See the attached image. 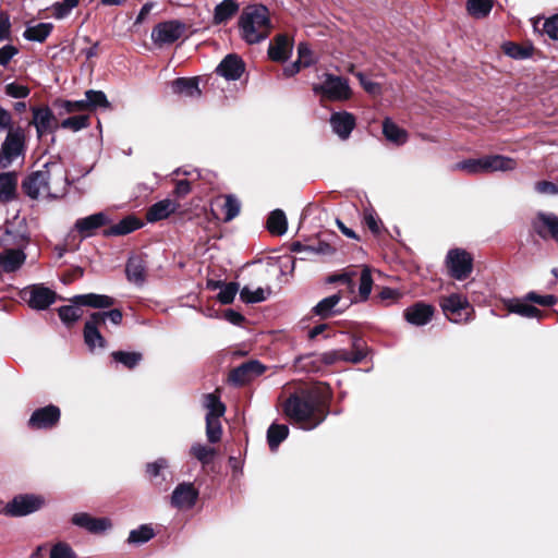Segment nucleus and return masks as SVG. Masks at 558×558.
<instances>
[{
  "label": "nucleus",
  "mask_w": 558,
  "mask_h": 558,
  "mask_svg": "<svg viewBox=\"0 0 558 558\" xmlns=\"http://www.w3.org/2000/svg\"><path fill=\"white\" fill-rule=\"evenodd\" d=\"M452 170L463 171L470 175L485 173L483 156L480 158H469L461 160L452 166Z\"/></svg>",
  "instance_id": "4c0bfd02"
},
{
  "label": "nucleus",
  "mask_w": 558,
  "mask_h": 558,
  "mask_svg": "<svg viewBox=\"0 0 558 558\" xmlns=\"http://www.w3.org/2000/svg\"><path fill=\"white\" fill-rule=\"evenodd\" d=\"M72 523L83 527L90 533H101L111 527V522L107 518H93L88 513L80 512L72 517Z\"/></svg>",
  "instance_id": "4be33fe9"
},
{
  "label": "nucleus",
  "mask_w": 558,
  "mask_h": 558,
  "mask_svg": "<svg viewBox=\"0 0 558 558\" xmlns=\"http://www.w3.org/2000/svg\"><path fill=\"white\" fill-rule=\"evenodd\" d=\"M125 274L129 281L137 286L143 284L146 279V266L144 260L138 256L130 257L126 263Z\"/></svg>",
  "instance_id": "7c9ffc66"
},
{
  "label": "nucleus",
  "mask_w": 558,
  "mask_h": 558,
  "mask_svg": "<svg viewBox=\"0 0 558 558\" xmlns=\"http://www.w3.org/2000/svg\"><path fill=\"white\" fill-rule=\"evenodd\" d=\"M298 61L305 68L315 63L314 54L306 43H300L298 46Z\"/></svg>",
  "instance_id": "6e6d98bb"
},
{
  "label": "nucleus",
  "mask_w": 558,
  "mask_h": 558,
  "mask_svg": "<svg viewBox=\"0 0 558 558\" xmlns=\"http://www.w3.org/2000/svg\"><path fill=\"white\" fill-rule=\"evenodd\" d=\"M440 307L445 316L452 323L469 322L473 312L468 299L458 293L441 298Z\"/></svg>",
  "instance_id": "6e6552de"
},
{
  "label": "nucleus",
  "mask_w": 558,
  "mask_h": 558,
  "mask_svg": "<svg viewBox=\"0 0 558 558\" xmlns=\"http://www.w3.org/2000/svg\"><path fill=\"white\" fill-rule=\"evenodd\" d=\"M446 267L456 280L466 279L473 270V257L463 248H452L447 253Z\"/></svg>",
  "instance_id": "1a4fd4ad"
},
{
  "label": "nucleus",
  "mask_w": 558,
  "mask_h": 558,
  "mask_svg": "<svg viewBox=\"0 0 558 558\" xmlns=\"http://www.w3.org/2000/svg\"><path fill=\"white\" fill-rule=\"evenodd\" d=\"M435 308L430 304L417 302L404 310L405 320L414 326H424L428 324L434 315Z\"/></svg>",
  "instance_id": "6ab92c4d"
},
{
  "label": "nucleus",
  "mask_w": 558,
  "mask_h": 558,
  "mask_svg": "<svg viewBox=\"0 0 558 558\" xmlns=\"http://www.w3.org/2000/svg\"><path fill=\"white\" fill-rule=\"evenodd\" d=\"M110 222V219L105 213H96L90 216L80 218L75 222V229L83 238H89L94 232Z\"/></svg>",
  "instance_id": "aec40b11"
},
{
  "label": "nucleus",
  "mask_w": 558,
  "mask_h": 558,
  "mask_svg": "<svg viewBox=\"0 0 558 558\" xmlns=\"http://www.w3.org/2000/svg\"><path fill=\"white\" fill-rule=\"evenodd\" d=\"M173 93L185 95L189 97H199L201 89L198 87L197 77H179L171 83Z\"/></svg>",
  "instance_id": "2f4dec72"
},
{
  "label": "nucleus",
  "mask_w": 558,
  "mask_h": 558,
  "mask_svg": "<svg viewBox=\"0 0 558 558\" xmlns=\"http://www.w3.org/2000/svg\"><path fill=\"white\" fill-rule=\"evenodd\" d=\"M289 435L287 425L271 424L267 430L269 448L274 451Z\"/></svg>",
  "instance_id": "58836bf2"
},
{
  "label": "nucleus",
  "mask_w": 558,
  "mask_h": 558,
  "mask_svg": "<svg viewBox=\"0 0 558 558\" xmlns=\"http://www.w3.org/2000/svg\"><path fill=\"white\" fill-rule=\"evenodd\" d=\"M484 159V171L488 172H508L517 168V161L508 156L504 155H485Z\"/></svg>",
  "instance_id": "393cba45"
},
{
  "label": "nucleus",
  "mask_w": 558,
  "mask_h": 558,
  "mask_svg": "<svg viewBox=\"0 0 558 558\" xmlns=\"http://www.w3.org/2000/svg\"><path fill=\"white\" fill-rule=\"evenodd\" d=\"M114 362L123 364L128 368H134L141 361L140 352L114 351L111 353Z\"/></svg>",
  "instance_id": "a18cd8bd"
},
{
  "label": "nucleus",
  "mask_w": 558,
  "mask_h": 558,
  "mask_svg": "<svg viewBox=\"0 0 558 558\" xmlns=\"http://www.w3.org/2000/svg\"><path fill=\"white\" fill-rule=\"evenodd\" d=\"M45 504L44 497L33 494L15 496L7 504L4 511L11 517H24L39 510Z\"/></svg>",
  "instance_id": "9d476101"
},
{
  "label": "nucleus",
  "mask_w": 558,
  "mask_h": 558,
  "mask_svg": "<svg viewBox=\"0 0 558 558\" xmlns=\"http://www.w3.org/2000/svg\"><path fill=\"white\" fill-rule=\"evenodd\" d=\"M493 5V0H468L466 10L473 17L483 19L490 13Z\"/></svg>",
  "instance_id": "ea45409f"
},
{
  "label": "nucleus",
  "mask_w": 558,
  "mask_h": 558,
  "mask_svg": "<svg viewBox=\"0 0 558 558\" xmlns=\"http://www.w3.org/2000/svg\"><path fill=\"white\" fill-rule=\"evenodd\" d=\"M184 23L173 20L157 24L151 31V39L158 45H170L180 39L185 33Z\"/></svg>",
  "instance_id": "9b49d317"
},
{
  "label": "nucleus",
  "mask_w": 558,
  "mask_h": 558,
  "mask_svg": "<svg viewBox=\"0 0 558 558\" xmlns=\"http://www.w3.org/2000/svg\"><path fill=\"white\" fill-rule=\"evenodd\" d=\"M70 302L72 303L71 305H64L58 310L60 319L68 326L74 324L82 317V306L108 308L114 304V299L106 294L87 293L74 295Z\"/></svg>",
  "instance_id": "20e7f679"
},
{
  "label": "nucleus",
  "mask_w": 558,
  "mask_h": 558,
  "mask_svg": "<svg viewBox=\"0 0 558 558\" xmlns=\"http://www.w3.org/2000/svg\"><path fill=\"white\" fill-rule=\"evenodd\" d=\"M26 154V133L22 126H13L0 145V168H8Z\"/></svg>",
  "instance_id": "39448f33"
},
{
  "label": "nucleus",
  "mask_w": 558,
  "mask_h": 558,
  "mask_svg": "<svg viewBox=\"0 0 558 558\" xmlns=\"http://www.w3.org/2000/svg\"><path fill=\"white\" fill-rule=\"evenodd\" d=\"M347 350H332L320 354L319 360L327 365L333 364L338 361L347 362Z\"/></svg>",
  "instance_id": "13d9d810"
},
{
  "label": "nucleus",
  "mask_w": 558,
  "mask_h": 558,
  "mask_svg": "<svg viewBox=\"0 0 558 558\" xmlns=\"http://www.w3.org/2000/svg\"><path fill=\"white\" fill-rule=\"evenodd\" d=\"M293 51V40L286 34H278L269 43L268 57L275 62H286Z\"/></svg>",
  "instance_id": "dca6fc26"
},
{
  "label": "nucleus",
  "mask_w": 558,
  "mask_h": 558,
  "mask_svg": "<svg viewBox=\"0 0 558 558\" xmlns=\"http://www.w3.org/2000/svg\"><path fill=\"white\" fill-rule=\"evenodd\" d=\"M216 72L228 81H235L244 72V63L239 56L231 53L218 64Z\"/></svg>",
  "instance_id": "412c9836"
},
{
  "label": "nucleus",
  "mask_w": 558,
  "mask_h": 558,
  "mask_svg": "<svg viewBox=\"0 0 558 558\" xmlns=\"http://www.w3.org/2000/svg\"><path fill=\"white\" fill-rule=\"evenodd\" d=\"M504 51L507 56L517 59L523 60L531 56V51L526 48H523L513 43H507L504 45Z\"/></svg>",
  "instance_id": "5fc2aeb1"
},
{
  "label": "nucleus",
  "mask_w": 558,
  "mask_h": 558,
  "mask_svg": "<svg viewBox=\"0 0 558 558\" xmlns=\"http://www.w3.org/2000/svg\"><path fill=\"white\" fill-rule=\"evenodd\" d=\"M66 183L65 170L57 162L45 163L43 169L32 172L22 183L24 193L37 199L41 195L56 196L51 186Z\"/></svg>",
  "instance_id": "7ed1b4c3"
},
{
  "label": "nucleus",
  "mask_w": 558,
  "mask_h": 558,
  "mask_svg": "<svg viewBox=\"0 0 558 558\" xmlns=\"http://www.w3.org/2000/svg\"><path fill=\"white\" fill-rule=\"evenodd\" d=\"M92 315H100V324H104L106 319H109L114 325H120L122 323V312L118 308L110 310L108 312H95Z\"/></svg>",
  "instance_id": "0e129e2a"
},
{
  "label": "nucleus",
  "mask_w": 558,
  "mask_h": 558,
  "mask_svg": "<svg viewBox=\"0 0 558 558\" xmlns=\"http://www.w3.org/2000/svg\"><path fill=\"white\" fill-rule=\"evenodd\" d=\"M543 31L549 38L558 40V14L545 20Z\"/></svg>",
  "instance_id": "680f3d73"
},
{
  "label": "nucleus",
  "mask_w": 558,
  "mask_h": 558,
  "mask_svg": "<svg viewBox=\"0 0 558 558\" xmlns=\"http://www.w3.org/2000/svg\"><path fill=\"white\" fill-rule=\"evenodd\" d=\"M294 253H304L306 256L310 254H324L330 251V246L328 244L320 243L318 246L304 245L300 242H295L291 247Z\"/></svg>",
  "instance_id": "603ef678"
},
{
  "label": "nucleus",
  "mask_w": 558,
  "mask_h": 558,
  "mask_svg": "<svg viewBox=\"0 0 558 558\" xmlns=\"http://www.w3.org/2000/svg\"><path fill=\"white\" fill-rule=\"evenodd\" d=\"M198 498V490L192 483L179 484L171 495V506L178 509H191Z\"/></svg>",
  "instance_id": "2eb2a0df"
},
{
  "label": "nucleus",
  "mask_w": 558,
  "mask_h": 558,
  "mask_svg": "<svg viewBox=\"0 0 558 558\" xmlns=\"http://www.w3.org/2000/svg\"><path fill=\"white\" fill-rule=\"evenodd\" d=\"M241 204L234 195H227L221 206L223 221L229 222L240 214Z\"/></svg>",
  "instance_id": "49530a36"
},
{
  "label": "nucleus",
  "mask_w": 558,
  "mask_h": 558,
  "mask_svg": "<svg viewBox=\"0 0 558 558\" xmlns=\"http://www.w3.org/2000/svg\"><path fill=\"white\" fill-rule=\"evenodd\" d=\"M11 36V21L10 15L5 11L0 12V41L10 39Z\"/></svg>",
  "instance_id": "e2e57ef3"
},
{
  "label": "nucleus",
  "mask_w": 558,
  "mask_h": 558,
  "mask_svg": "<svg viewBox=\"0 0 558 558\" xmlns=\"http://www.w3.org/2000/svg\"><path fill=\"white\" fill-rule=\"evenodd\" d=\"M2 270L4 272H14L25 263L26 255L21 250H7L3 254Z\"/></svg>",
  "instance_id": "f704fd0d"
},
{
  "label": "nucleus",
  "mask_w": 558,
  "mask_h": 558,
  "mask_svg": "<svg viewBox=\"0 0 558 558\" xmlns=\"http://www.w3.org/2000/svg\"><path fill=\"white\" fill-rule=\"evenodd\" d=\"M32 113L31 124L35 126L38 138L54 131L56 117L48 106L33 107Z\"/></svg>",
  "instance_id": "4468645a"
},
{
  "label": "nucleus",
  "mask_w": 558,
  "mask_h": 558,
  "mask_svg": "<svg viewBox=\"0 0 558 558\" xmlns=\"http://www.w3.org/2000/svg\"><path fill=\"white\" fill-rule=\"evenodd\" d=\"M341 301V294L336 293L327 296L319 301L313 308V313L320 318H328L336 314L342 313L341 310L337 308Z\"/></svg>",
  "instance_id": "c756f323"
},
{
  "label": "nucleus",
  "mask_w": 558,
  "mask_h": 558,
  "mask_svg": "<svg viewBox=\"0 0 558 558\" xmlns=\"http://www.w3.org/2000/svg\"><path fill=\"white\" fill-rule=\"evenodd\" d=\"M100 319V315L90 314L84 326V340L90 350H94L96 347L105 348L106 345L105 338L101 336L98 329V327L101 325Z\"/></svg>",
  "instance_id": "5701e85b"
},
{
  "label": "nucleus",
  "mask_w": 558,
  "mask_h": 558,
  "mask_svg": "<svg viewBox=\"0 0 558 558\" xmlns=\"http://www.w3.org/2000/svg\"><path fill=\"white\" fill-rule=\"evenodd\" d=\"M17 174L13 171L0 173V203L7 204L15 199Z\"/></svg>",
  "instance_id": "a878e982"
},
{
  "label": "nucleus",
  "mask_w": 558,
  "mask_h": 558,
  "mask_svg": "<svg viewBox=\"0 0 558 558\" xmlns=\"http://www.w3.org/2000/svg\"><path fill=\"white\" fill-rule=\"evenodd\" d=\"M239 292V284L236 282H229L221 284L217 299L221 304H231Z\"/></svg>",
  "instance_id": "8fccbe9b"
},
{
  "label": "nucleus",
  "mask_w": 558,
  "mask_h": 558,
  "mask_svg": "<svg viewBox=\"0 0 558 558\" xmlns=\"http://www.w3.org/2000/svg\"><path fill=\"white\" fill-rule=\"evenodd\" d=\"M329 121L333 133L342 141L350 137L356 125L355 117L348 111L333 112Z\"/></svg>",
  "instance_id": "a211bd4d"
},
{
  "label": "nucleus",
  "mask_w": 558,
  "mask_h": 558,
  "mask_svg": "<svg viewBox=\"0 0 558 558\" xmlns=\"http://www.w3.org/2000/svg\"><path fill=\"white\" fill-rule=\"evenodd\" d=\"M356 276V272L354 270L344 271L337 276L329 277V282H336L340 281L343 284H345L350 292L354 291V277Z\"/></svg>",
  "instance_id": "bf43d9fd"
},
{
  "label": "nucleus",
  "mask_w": 558,
  "mask_h": 558,
  "mask_svg": "<svg viewBox=\"0 0 558 558\" xmlns=\"http://www.w3.org/2000/svg\"><path fill=\"white\" fill-rule=\"evenodd\" d=\"M373 278L371 269L364 267L360 275L359 295L361 301H366L372 292Z\"/></svg>",
  "instance_id": "09e8293b"
},
{
  "label": "nucleus",
  "mask_w": 558,
  "mask_h": 558,
  "mask_svg": "<svg viewBox=\"0 0 558 558\" xmlns=\"http://www.w3.org/2000/svg\"><path fill=\"white\" fill-rule=\"evenodd\" d=\"M266 366L257 360H251L233 368L229 374V383L234 386H243L260 376Z\"/></svg>",
  "instance_id": "f8f14e48"
},
{
  "label": "nucleus",
  "mask_w": 558,
  "mask_h": 558,
  "mask_svg": "<svg viewBox=\"0 0 558 558\" xmlns=\"http://www.w3.org/2000/svg\"><path fill=\"white\" fill-rule=\"evenodd\" d=\"M24 293L28 294V305L35 310H46L56 301V293L39 284L28 287Z\"/></svg>",
  "instance_id": "f3484780"
},
{
  "label": "nucleus",
  "mask_w": 558,
  "mask_h": 558,
  "mask_svg": "<svg viewBox=\"0 0 558 558\" xmlns=\"http://www.w3.org/2000/svg\"><path fill=\"white\" fill-rule=\"evenodd\" d=\"M240 5L235 0H223L214 9L213 23L215 25L227 24L238 12Z\"/></svg>",
  "instance_id": "cd10ccee"
},
{
  "label": "nucleus",
  "mask_w": 558,
  "mask_h": 558,
  "mask_svg": "<svg viewBox=\"0 0 558 558\" xmlns=\"http://www.w3.org/2000/svg\"><path fill=\"white\" fill-rule=\"evenodd\" d=\"M535 191L539 194L546 195H557L558 194V185L549 181H539L535 183Z\"/></svg>",
  "instance_id": "774afa93"
},
{
  "label": "nucleus",
  "mask_w": 558,
  "mask_h": 558,
  "mask_svg": "<svg viewBox=\"0 0 558 558\" xmlns=\"http://www.w3.org/2000/svg\"><path fill=\"white\" fill-rule=\"evenodd\" d=\"M141 227V222L132 217L128 216L123 218L118 223L111 226L110 228L106 229L104 231V234L106 236H117V235H125L129 234L135 230H137Z\"/></svg>",
  "instance_id": "473e14b6"
},
{
  "label": "nucleus",
  "mask_w": 558,
  "mask_h": 558,
  "mask_svg": "<svg viewBox=\"0 0 558 558\" xmlns=\"http://www.w3.org/2000/svg\"><path fill=\"white\" fill-rule=\"evenodd\" d=\"M240 37L248 45H256L266 40L271 31L272 23L266 5L260 3L248 4L240 13Z\"/></svg>",
  "instance_id": "f03ea898"
},
{
  "label": "nucleus",
  "mask_w": 558,
  "mask_h": 558,
  "mask_svg": "<svg viewBox=\"0 0 558 558\" xmlns=\"http://www.w3.org/2000/svg\"><path fill=\"white\" fill-rule=\"evenodd\" d=\"M352 351H347V362L360 363L367 354V348L361 338H354L352 342Z\"/></svg>",
  "instance_id": "de8ad7c7"
},
{
  "label": "nucleus",
  "mask_w": 558,
  "mask_h": 558,
  "mask_svg": "<svg viewBox=\"0 0 558 558\" xmlns=\"http://www.w3.org/2000/svg\"><path fill=\"white\" fill-rule=\"evenodd\" d=\"M89 125L88 123V116L80 114V116H73L70 118L64 119L61 122L62 129H69L74 132H77L82 129H85Z\"/></svg>",
  "instance_id": "3c124183"
},
{
  "label": "nucleus",
  "mask_w": 558,
  "mask_h": 558,
  "mask_svg": "<svg viewBox=\"0 0 558 558\" xmlns=\"http://www.w3.org/2000/svg\"><path fill=\"white\" fill-rule=\"evenodd\" d=\"M288 221L281 209H275L267 219V229L271 234L282 235L287 232Z\"/></svg>",
  "instance_id": "e433bc0d"
},
{
  "label": "nucleus",
  "mask_w": 558,
  "mask_h": 558,
  "mask_svg": "<svg viewBox=\"0 0 558 558\" xmlns=\"http://www.w3.org/2000/svg\"><path fill=\"white\" fill-rule=\"evenodd\" d=\"M61 412L57 405L49 404L39 409H36L27 425L32 429H49L54 427L60 421Z\"/></svg>",
  "instance_id": "ddd939ff"
},
{
  "label": "nucleus",
  "mask_w": 558,
  "mask_h": 558,
  "mask_svg": "<svg viewBox=\"0 0 558 558\" xmlns=\"http://www.w3.org/2000/svg\"><path fill=\"white\" fill-rule=\"evenodd\" d=\"M533 227L539 236L546 238L548 232L558 242V217L556 215L538 213Z\"/></svg>",
  "instance_id": "b1692460"
},
{
  "label": "nucleus",
  "mask_w": 558,
  "mask_h": 558,
  "mask_svg": "<svg viewBox=\"0 0 558 558\" xmlns=\"http://www.w3.org/2000/svg\"><path fill=\"white\" fill-rule=\"evenodd\" d=\"M204 407L207 410L205 417L207 440L210 444L219 442L222 436L220 417L223 416L226 407L215 393L204 396Z\"/></svg>",
  "instance_id": "423d86ee"
},
{
  "label": "nucleus",
  "mask_w": 558,
  "mask_h": 558,
  "mask_svg": "<svg viewBox=\"0 0 558 558\" xmlns=\"http://www.w3.org/2000/svg\"><path fill=\"white\" fill-rule=\"evenodd\" d=\"M283 412L305 430L316 428L327 416L324 400L311 391L291 395L283 403Z\"/></svg>",
  "instance_id": "f257e3e1"
},
{
  "label": "nucleus",
  "mask_w": 558,
  "mask_h": 558,
  "mask_svg": "<svg viewBox=\"0 0 558 558\" xmlns=\"http://www.w3.org/2000/svg\"><path fill=\"white\" fill-rule=\"evenodd\" d=\"M179 207L178 203L169 198L159 201L150 206L146 214V218L149 222L159 221L168 218Z\"/></svg>",
  "instance_id": "bb28decb"
},
{
  "label": "nucleus",
  "mask_w": 558,
  "mask_h": 558,
  "mask_svg": "<svg viewBox=\"0 0 558 558\" xmlns=\"http://www.w3.org/2000/svg\"><path fill=\"white\" fill-rule=\"evenodd\" d=\"M529 302L530 301H525V298L523 300L511 299L505 301V306L509 313L518 314L526 318H541V311L537 307L529 304Z\"/></svg>",
  "instance_id": "c85d7f7f"
},
{
  "label": "nucleus",
  "mask_w": 558,
  "mask_h": 558,
  "mask_svg": "<svg viewBox=\"0 0 558 558\" xmlns=\"http://www.w3.org/2000/svg\"><path fill=\"white\" fill-rule=\"evenodd\" d=\"M190 454L203 465H207L214 460L216 450L213 447L195 442L190 448Z\"/></svg>",
  "instance_id": "a19ab883"
},
{
  "label": "nucleus",
  "mask_w": 558,
  "mask_h": 558,
  "mask_svg": "<svg viewBox=\"0 0 558 558\" xmlns=\"http://www.w3.org/2000/svg\"><path fill=\"white\" fill-rule=\"evenodd\" d=\"M525 301H530L542 306H553L556 304L557 298L551 294L539 295L536 292H529L525 295Z\"/></svg>",
  "instance_id": "4d7b16f0"
},
{
  "label": "nucleus",
  "mask_w": 558,
  "mask_h": 558,
  "mask_svg": "<svg viewBox=\"0 0 558 558\" xmlns=\"http://www.w3.org/2000/svg\"><path fill=\"white\" fill-rule=\"evenodd\" d=\"M49 558H76V554L69 544L60 542L51 547Z\"/></svg>",
  "instance_id": "864d4df0"
},
{
  "label": "nucleus",
  "mask_w": 558,
  "mask_h": 558,
  "mask_svg": "<svg viewBox=\"0 0 558 558\" xmlns=\"http://www.w3.org/2000/svg\"><path fill=\"white\" fill-rule=\"evenodd\" d=\"M383 133L389 142L397 145H402L408 140V133L390 119H385L383 123Z\"/></svg>",
  "instance_id": "c9c22d12"
},
{
  "label": "nucleus",
  "mask_w": 558,
  "mask_h": 558,
  "mask_svg": "<svg viewBox=\"0 0 558 558\" xmlns=\"http://www.w3.org/2000/svg\"><path fill=\"white\" fill-rule=\"evenodd\" d=\"M61 108L68 113L80 112L87 110L85 99L82 100H64L61 104Z\"/></svg>",
  "instance_id": "338daca9"
},
{
  "label": "nucleus",
  "mask_w": 558,
  "mask_h": 558,
  "mask_svg": "<svg viewBox=\"0 0 558 558\" xmlns=\"http://www.w3.org/2000/svg\"><path fill=\"white\" fill-rule=\"evenodd\" d=\"M17 53L19 49L13 45H5L0 48V65L7 66Z\"/></svg>",
  "instance_id": "69168bd1"
},
{
  "label": "nucleus",
  "mask_w": 558,
  "mask_h": 558,
  "mask_svg": "<svg viewBox=\"0 0 558 558\" xmlns=\"http://www.w3.org/2000/svg\"><path fill=\"white\" fill-rule=\"evenodd\" d=\"M315 94L329 100H347L351 96V88L347 78L333 74H324V81L314 85Z\"/></svg>",
  "instance_id": "0eeeda50"
},
{
  "label": "nucleus",
  "mask_w": 558,
  "mask_h": 558,
  "mask_svg": "<svg viewBox=\"0 0 558 558\" xmlns=\"http://www.w3.org/2000/svg\"><path fill=\"white\" fill-rule=\"evenodd\" d=\"M9 96L17 99L26 98L29 95V88L17 83H10L5 86Z\"/></svg>",
  "instance_id": "052dcab7"
},
{
  "label": "nucleus",
  "mask_w": 558,
  "mask_h": 558,
  "mask_svg": "<svg viewBox=\"0 0 558 558\" xmlns=\"http://www.w3.org/2000/svg\"><path fill=\"white\" fill-rule=\"evenodd\" d=\"M51 23H38L36 25H27L23 37L28 41L44 43L52 32Z\"/></svg>",
  "instance_id": "72a5a7b5"
},
{
  "label": "nucleus",
  "mask_w": 558,
  "mask_h": 558,
  "mask_svg": "<svg viewBox=\"0 0 558 558\" xmlns=\"http://www.w3.org/2000/svg\"><path fill=\"white\" fill-rule=\"evenodd\" d=\"M155 536L153 527L148 524H142L135 530H132L129 534L128 542L130 544H144Z\"/></svg>",
  "instance_id": "79ce46f5"
},
{
  "label": "nucleus",
  "mask_w": 558,
  "mask_h": 558,
  "mask_svg": "<svg viewBox=\"0 0 558 558\" xmlns=\"http://www.w3.org/2000/svg\"><path fill=\"white\" fill-rule=\"evenodd\" d=\"M269 294V288H257L256 290H251L248 287H244L240 291V299L245 303H258L265 301Z\"/></svg>",
  "instance_id": "c03bdc74"
},
{
  "label": "nucleus",
  "mask_w": 558,
  "mask_h": 558,
  "mask_svg": "<svg viewBox=\"0 0 558 558\" xmlns=\"http://www.w3.org/2000/svg\"><path fill=\"white\" fill-rule=\"evenodd\" d=\"M85 102L87 109H96V108H109L110 104L107 99V96L101 90L89 89L85 93Z\"/></svg>",
  "instance_id": "37998d69"
}]
</instances>
